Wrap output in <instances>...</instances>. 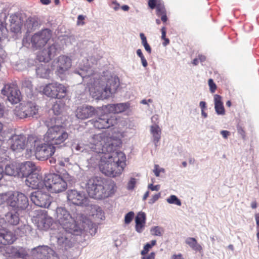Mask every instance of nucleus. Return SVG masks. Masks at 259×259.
Returning <instances> with one entry per match:
<instances>
[{"instance_id": "obj_1", "label": "nucleus", "mask_w": 259, "mask_h": 259, "mask_svg": "<svg viewBox=\"0 0 259 259\" xmlns=\"http://www.w3.org/2000/svg\"><path fill=\"white\" fill-rule=\"evenodd\" d=\"M115 141L110 133L104 132L92 136L87 144L91 151L104 154L100 159L99 167L103 174L112 178L120 176L126 165V156L116 150Z\"/></svg>"}, {"instance_id": "obj_2", "label": "nucleus", "mask_w": 259, "mask_h": 259, "mask_svg": "<svg viewBox=\"0 0 259 259\" xmlns=\"http://www.w3.org/2000/svg\"><path fill=\"white\" fill-rule=\"evenodd\" d=\"M116 188L114 181H104L97 177L90 179L87 184L89 195L97 199H102L111 196L114 193Z\"/></svg>"}, {"instance_id": "obj_3", "label": "nucleus", "mask_w": 259, "mask_h": 259, "mask_svg": "<svg viewBox=\"0 0 259 259\" xmlns=\"http://www.w3.org/2000/svg\"><path fill=\"white\" fill-rule=\"evenodd\" d=\"M93 79L94 81H91L89 83L88 87L90 95L93 98L96 99L101 97L103 92L105 93L106 97L109 96L110 94L115 93L119 85L118 78L115 77L111 76L107 81L105 87L101 85L99 79L96 80L94 77H93Z\"/></svg>"}, {"instance_id": "obj_4", "label": "nucleus", "mask_w": 259, "mask_h": 259, "mask_svg": "<svg viewBox=\"0 0 259 259\" xmlns=\"http://www.w3.org/2000/svg\"><path fill=\"white\" fill-rule=\"evenodd\" d=\"M69 134L62 125H54L48 128L44 136V140L53 146L55 149L66 146V141Z\"/></svg>"}, {"instance_id": "obj_5", "label": "nucleus", "mask_w": 259, "mask_h": 259, "mask_svg": "<svg viewBox=\"0 0 259 259\" xmlns=\"http://www.w3.org/2000/svg\"><path fill=\"white\" fill-rule=\"evenodd\" d=\"M55 219L66 232L76 235L81 233L82 229L66 209L58 207L56 209Z\"/></svg>"}, {"instance_id": "obj_6", "label": "nucleus", "mask_w": 259, "mask_h": 259, "mask_svg": "<svg viewBox=\"0 0 259 259\" xmlns=\"http://www.w3.org/2000/svg\"><path fill=\"white\" fill-rule=\"evenodd\" d=\"M51 193H59L67 188L66 182L59 175L49 174L46 176V186Z\"/></svg>"}, {"instance_id": "obj_7", "label": "nucleus", "mask_w": 259, "mask_h": 259, "mask_svg": "<svg viewBox=\"0 0 259 259\" xmlns=\"http://www.w3.org/2000/svg\"><path fill=\"white\" fill-rule=\"evenodd\" d=\"M38 112V107L34 103L28 102L21 103L17 106L14 110V114L21 119L33 117Z\"/></svg>"}, {"instance_id": "obj_8", "label": "nucleus", "mask_w": 259, "mask_h": 259, "mask_svg": "<svg viewBox=\"0 0 259 259\" xmlns=\"http://www.w3.org/2000/svg\"><path fill=\"white\" fill-rule=\"evenodd\" d=\"M52 31L46 28L35 33L31 37L30 42L32 48L40 49L46 46L52 37Z\"/></svg>"}, {"instance_id": "obj_9", "label": "nucleus", "mask_w": 259, "mask_h": 259, "mask_svg": "<svg viewBox=\"0 0 259 259\" xmlns=\"http://www.w3.org/2000/svg\"><path fill=\"white\" fill-rule=\"evenodd\" d=\"M90 121L96 128L101 130L108 128L116 125L118 123V119L115 116H110L104 113Z\"/></svg>"}, {"instance_id": "obj_10", "label": "nucleus", "mask_w": 259, "mask_h": 259, "mask_svg": "<svg viewBox=\"0 0 259 259\" xmlns=\"http://www.w3.org/2000/svg\"><path fill=\"white\" fill-rule=\"evenodd\" d=\"M28 198L23 193L19 192L10 193L8 205L19 210L25 209L28 206Z\"/></svg>"}, {"instance_id": "obj_11", "label": "nucleus", "mask_w": 259, "mask_h": 259, "mask_svg": "<svg viewBox=\"0 0 259 259\" xmlns=\"http://www.w3.org/2000/svg\"><path fill=\"white\" fill-rule=\"evenodd\" d=\"M1 93L7 97L8 100L12 104H17L21 100V93L17 84L14 83L5 84Z\"/></svg>"}, {"instance_id": "obj_12", "label": "nucleus", "mask_w": 259, "mask_h": 259, "mask_svg": "<svg viewBox=\"0 0 259 259\" xmlns=\"http://www.w3.org/2000/svg\"><path fill=\"white\" fill-rule=\"evenodd\" d=\"M56 75L61 76L64 75L72 66V60L67 56L60 55L53 62Z\"/></svg>"}, {"instance_id": "obj_13", "label": "nucleus", "mask_w": 259, "mask_h": 259, "mask_svg": "<svg viewBox=\"0 0 259 259\" xmlns=\"http://www.w3.org/2000/svg\"><path fill=\"white\" fill-rule=\"evenodd\" d=\"M31 200L36 205L41 207L48 208L51 203V197L47 193L37 191L31 193Z\"/></svg>"}, {"instance_id": "obj_14", "label": "nucleus", "mask_w": 259, "mask_h": 259, "mask_svg": "<svg viewBox=\"0 0 259 259\" xmlns=\"http://www.w3.org/2000/svg\"><path fill=\"white\" fill-rule=\"evenodd\" d=\"M25 184L32 189H40L46 186V178L44 179L39 171H37L26 178Z\"/></svg>"}, {"instance_id": "obj_15", "label": "nucleus", "mask_w": 259, "mask_h": 259, "mask_svg": "<svg viewBox=\"0 0 259 259\" xmlns=\"http://www.w3.org/2000/svg\"><path fill=\"white\" fill-rule=\"evenodd\" d=\"M55 149L50 144H42L37 145L35 151V155L37 159L44 160L51 157L55 153Z\"/></svg>"}, {"instance_id": "obj_16", "label": "nucleus", "mask_w": 259, "mask_h": 259, "mask_svg": "<svg viewBox=\"0 0 259 259\" xmlns=\"http://www.w3.org/2000/svg\"><path fill=\"white\" fill-rule=\"evenodd\" d=\"M28 143L26 137L23 135H13L9 139V144L13 151L20 152L25 149Z\"/></svg>"}, {"instance_id": "obj_17", "label": "nucleus", "mask_w": 259, "mask_h": 259, "mask_svg": "<svg viewBox=\"0 0 259 259\" xmlns=\"http://www.w3.org/2000/svg\"><path fill=\"white\" fill-rule=\"evenodd\" d=\"M148 4L150 9H156V15L161 17V21L165 23L167 21L166 11L162 0H149Z\"/></svg>"}, {"instance_id": "obj_18", "label": "nucleus", "mask_w": 259, "mask_h": 259, "mask_svg": "<svg viewBox=\"0 0 259 259\" xmlns=\"http://www.w3.org/2000/svg\"><path fill=\"white\" fill-rule=\"evenodd\" d=\"M69 201L76 205H85L88 204V198L82 192L75 190H69L67 192Z\"/></svg>"}, {"instance_id": "obj_19", "label": "nucleus", "mask_w": 259, "mask_h": 259, "mask_svg": "<svg viewBox=\"0 0 259 259\" xmlns=\"http://www.w3.org/2000/svg\"><path fill=\"white\" fill-rule=\"evenodd\" d=\"M19 176L23 178H27L32 174L40 171L38 167L32 161H26L21 163L19 167Z\"/></svg>"}, {"instance_id": "obj_20", "label": "nucleus", "mask_w": 259, "mask_h": 259, "mask_svg": "<svg viewBox=\"0 0 259 259\" xmlns=\"http://www.w3.org/2000/svg\"><path fill=\"white\" fill-rule=\"evenodd\" d=\"M97 113V110L95 107L84 105L77 107L75 111L76 117L80 119H85L92 117Z\"/></svg>"}, {"instance_id": "obj_21", "label": "nucleus", "mask_w": 259, "mask_h": 259, "mask_svg": "<svg viewBox=\"0 0 259 259\" xmlns=\"http://www.w3.org/2000/svg\"><path fill=\"white\" fill-rule=\"evenodd\" d=\"M57 51L56 46L53 44L47 49L42 50L37 55V59L40 62H48L56 55Z\"/></svg>"}, {"instance_id": "obj_22", "label": "nucleus", "mask_w": 259, "mask_h": 259, "mask_svg": "<svg viewBox=\"0 0 259 259\" xmlns=\"http://www.w3.org/2000/svg\"><path fill=\"white\" fill-rule=\"evenodd\" d=\"M53 220L46 212H42L37 217V227L39 229L47 230L52 225Z\"/></svg>"}, {"instance_id": "obj_23", "label": "nucleus", "mask_w": 259, "mask_h": 259, "mask_svg": "<svg viewBox=\"0 0 259 259\" xmlns=\"http://www.w3.org/2000/svg\"><path fill=\"white\" fill-rule=\"evenodd\" d=\"M10 28L12 32L16 34L21 32L23 21L20 16L16 14H12L10 17Z\"/></svg>"}, {"instance_id": "obj_24", "label": "nucleus", "mask_w": 259, "mask_h": 259, "mask_svg": "<svg viewBox=\"0 0 259 259\" xmlns=\"http://www.w3.org/2000/svg\"><path fill=\"white\" fill-rule=\"evenodd\" d=\"M16 240V235L11 231L0 230V244L3 245L11 244Z\"/></svg>"}, {"instance_id": "obj_25", "label": "nucleus", "mask_w": 259, "mask_h": 259, "mask_svg": "<svg viewBox=\"0 0 259 259\" xmlns=\"http://www.w3.org/2000/svg\"><path fill=\"white\" fill-rule=\"evenodd\" d=\"M129 108V104L126 103L108 104L105 108L110 112L114 114L125 111Z\"/></svg>"}, {"instance_id": "obj_26", "label": "nucleus", "mask_w": 259, "mask_h": 259, "mask_svg": "<svg viewBox=\"0 0 259 259\" xmlns=\"http://www.w3.org/2000/svg\"><path fill=\"white\" fill-rule=\"evenodd\" d=\"M136 230L138 233H141L145 227L146 223V214L144 212H139L135 219Z\"/></svg>"}, {"instance_id": "obj_27", "label": "nucleus", "mask_w": 259, "mask_h": 259, "mask_svg": "<svg viewBox=\"0 0 259 259\" xmlns=\"http://www.w3.org/2000/svg\"><path fill=\"white\" fill-rule=\"evenodd\" d=\"M58 82H53L46 84L43 88L42 93L47 96L55 98L56 94L55 89L59 87H57Z\"/></svg>"}, {"instance_id": "obj_28", "label": "nucleus", "mask_w": 259, "mask_h": 259, "mask_svg": "<svg viewBox=\"0 0 259 259\" xmlns=\"http://www.w3.org/2000/svg\"><path fill=\"white\" fill-rule=\"evenodd\" d=\"M5 221L8 225L16 226L18 224L20 219L17 212H8L5 216Z\"/></svg>"}, {"instance_id": "obj_29", "label": "nucleus", "mask_w": 259, "mask_h": 259, "mask_svg": "<svg viewBox=\"0 0 259 259\" xmlns=\"http://www.w3.org/2000/svg\"><path fill=\"white\" fill-rule=\"evenodd\" d=\"M214 108L216 112L218 114L224 115L225 111L223 103L222 101V97L218 95H215L214 97Z\"/></svg>"}, {"instance_id": "obj_30", "label": "nucleus", "mask_w": 259, "mask_h": 259, "mask_svg": "<svg viewBox=\"0 0 259 259\" xmlns=\"http://www.w3.org/2000/svg\"><path fill=\"white\" fill-rule=\"evenodd\" d=\"M91 212L92 216L98 220H103L105 218L104 213L99 206H92Z\"/></svg>"}, {"instance_id": "obj_31", "label": "nucleus", "mask_w": 259, "mask_h": 259, "mask_svg": "<svg viewBox=\"0 0 259 259\" xmlns=\"http://www.w3.org/2000/svg\"><path fill=\"white\" fill-rule=\"evenodd\" d=\"M151 133L153 137V142L156 144L161 138V130L157 124L151 126Z\"/></svg>"}, {"instance_id": "obj_32", "label": "nucleus", "mask_w": 259, "mask_h": 259, "mask_svg": "<svg viewBox=\"0 0 259 259\" xmlns=\"http://www.w3.org/2000/svg\"><path fill=\"white\" fill-rule=\"evenodd\" d=\"M57 87H59V89L58 88L55 89L56 94L57 95L55 96V99H61L64 98L66 96L67 91L66 87L59 82L58 83Z\"/></svg>"}, {"instance_id": "obj_33", "label": "nucleus", "mask_w": 259, "mask_h": 259, "mask_svg": "<svg viewBox=\"0 0 259 259\" xmlns=\"http://www.w3.org/2000/svg\"><path fill=\"white\" fill-rule=\"evenodd\" d=\"M5 173L6 175L8 176H19V170L17 167L14 164H8L5 166V170H3L2 175Z\"/></svg>"}, {"instance_id": "obj_34", "label": "nucleus", "mask_w": 259, "mask_h": 259, "mask_svg": "<svg viewBox=\"0 0 259 259\" xmlns=\"http://www.w3.org/2000/svg\"><path fill=\"white\" fill-rule=\"evenodd\" d=\"M186 243L194 250L201 251L202 249L201 246L197 243V240L194 238H188L186 240Z\"/></svg>"}, {"instance_id": "obj_35", "label": "nucleus", "mask_w": 259, "mask_h": 259, "mask_svg": "<svg viewBox=\"0 0 259 259\" xmlns=\"http://www.w3.org/2000/svg\"><path fill=\"white\" fill-rule=\"evenodd\" d=\"M25 26L28 31H31L35 29L38 27V22L35 18L30 17L26 20Z\"/></svg>"}, {"instance_id": "obj_36", "label": "nucleus", "mask_w": 259, "mask_h": 259, "mask_svg": "<svg viewBox=\"0 0 259 259\" xmlns=\"http://www.w3.org/2000/svg\"><path fill=\"white\" fill-rule=\"evenodd\" d=\"M36 72L37 74L40 77L46 78L49 76L50 70L45 66L41 65L37 67L36 70Z\"/></svg>"}, {"instance_id": "obj_37", "label": "nucleus", "mask_w": 259, "mask_h": 259, "mask_svg": "<svg viewBox=\"0 0 259 259\" xmlns=\"http://www.w3.org/2000/svg\"><path fill=\"white\" fill-rule=\"evenodd\" d=\"M12 253L15 257L22 258V259H25V257L28 255L25 249L23 247L14 249Z\"/></svg>"}, {"instance_id": "obj_38", "label": "nucleus", "mask_w": 259, "mask_h": 259, "mask_svg": "<svg viewBox=\"0 0 259 259\" xmlns=\"http://www.w3.org/2000/svg\"><path fill=\"white\" fill-rule=\"evenodd\" d=\"M156 241L155 240H152L151 243H147L145 245L143 250L141 251V254L144 255L146 254L149 249L156 244Z\"/></svg>"}, {"instance_id": "obj_39", "label": "nucleus", "mask_w": 259, "mask_h": 259, "mask_svg": "<svg viewBox=\"0 0 259 259\" xmlns=\"http://www.w3.org/2000/svg\"><path fill=\"white\" fill-rule=\"evenodd\" d=\"M167 202L169 204H175L178 206L181 205V202L175 195H171L167 199Z\"/></svg>"}, {"instance_id": "obj_40", "label": "nucleus", "mask_w": 259, "mask_h": 259, "mask_svg": "<svg viewBox=\"0 0 259 259\" xmlns=\"http://www.w3.org/2000/svg\"><path fill=\"white\" fill-rule=\"evenodd\" d=\"M161 39L164 40V42H163V45L164 46H167L169 44V40L168 38L166 37V28L165 27L163 26L161 29Z\"/></svg>"}, {"instance_id": "obj_41", "label": "nucleus", "mask_w": 259, "mask_h": 259, "mask_svg": "<svg viewBox=\"0 0 259 259\" xmlns=\"http://www.w3.org/2000/svg\"><path fill=\"white\" fill-rule=\"evenodd\" d=\"M72 148L78 152H83L84 150L88 149V147L86 146L87 148H85L84 145L81 143L75 144L74 143L72 145Z\"/></svg>"}, {"instance_id": "obj_42", "label": "nucleus", "mask_w": 259, "mask_h": 259, "mask_svg": "<svg viewBox=\"0 0 259 259\" xmlns=\"http://www.w3.org/2000/svg\"><path fill=\"white\" fill-rule=\"evenodd\" d=\"M10 193H0V205L3 204L5 202H7L8 204V199H9Z\"/></svg>"}, {"instance_id": "obj_43", "label": "nucleus", "mask_w": 259, "mask_h": 259, "mask_svg": "<svg viewBox=\"0 0 259 259\" xmlns=\"http://www.w3.org/2000/svg\"><path fill=\"white\" fill-rule=\"evenodd\" d=\"M135 213L133 211H130L128 212L124 217V223L125 224H129L133 220Z\"/></svg>"}, {"instance_id": "obj_44", "label": "nucleus", "mask_w": 259, "mask_h": 259, "mask_svg": "<svg viewBox=\"0 0 259 259\" xmlns=\"http://www.w3.org/2000/svg\"><path fill=\"white\" fill-rule=\"evenodd\" d=\"M162 231L161 228L158 226L155 227L151 230V233L155 236H161Z\"/></svg>"}, {"instance_id": "obj_45", "label": "nucleus", "mask_w": 259, "mask_h": 259, "mask_svg": "<svg viewBox=\"0 0 259 259\" xmlns=\"http://www.w3.org/2000/svg\"><path fill=\"white\" fill-rule=\"evenodd\" d=\"M136 180L135 178H132L127 183V189L128 190H133L136 185Z\"/></svg>"}, {"instance_id": "obj_46", "label": "nucleus", "mask_w": 259, "mask_h": 259, "mask_svg": "<svg viewBox=\"0 0 259 259\" xmlns=\"http://www.w3.org/2000/svg\"><path fill=\"white\" fill-rule=\"evenodd\" d=\"M69 162V158H61V159L58 160V164L60 166L65 167L67 165V164Z\"/></svg>"}, {"instance_id": "obj_47", "label": "nucleus", "mask_w": 259, "mask_h": 259, "mask_svg": "<svg viewBox=\"0 0 259 259\" xmlns=\"http://www.w3.org/2000/svg\"><path fill=\"white\" fill-rule=\"evenodd\" d=\"M208 83L210 88V91L211 93H214L217 89V86L215 83L213 82V79L211 78L209 79Z\"/></svg>"}, {"instance_id": "obj_48", "label": "nucleus", "mask_w": 259, "mask_h": 259, "mask_svg": "<svg viewBox=\"0 0 259 259\" xmlns=\"http://www.w3.org/2000/svg\"><path fill=\"white\" fill-rule=\"evenodd\" d=\"M237 130L238 133L241 135L243 139H245V132L244 128L240 125H238L237 126Z\"/></svg>"}, {"instance_id": "obj_49", "label": "nucleus", "mask_w": 259, "mask_h": 259, "mask_svg": "<svg viewBox=\"0 0 259 259\" xmlns=\"http://www.w3.org/2000/svg\"><path fill=\"white\" fill-rule=\"evenodd\" d=\"M52 110L56 115L60 114L61 111L60 105L57 103H56L53 105Z\"/></svg>"}, {"instance_id": "obj_50", "label": "nucleus", "mask_w": 259, "mask_h": 259, "mask_svg": "<svg viewBox=\"0 0 259 259\" xmlns=\"http://www.w3.org/2000/svg\"><path fill=\"white\" fill-rule=\"evenodd\" d=\"M161 171L163 172L164 169L159 168V166L158 165L155 164L154 165V168L153 169V172H154L155 175L156 177L159 176L160 172Z\"/></svg>"}, {"instance_id": "obj_51", "label": "nucleus", "mask_w": 259, "mask_h": 259, "mask_svg": "<svg viewBox=\"0 0 259 259\" xmlns=\"http://www.w3.org/2000/svg\"><path fill=\"white\" fill-rule=\"evenodd\" d=\"M160 197V193L156 194L154 195L152 198L149 200V203L153 204L155 203Z\"/></svg>"}, {"instance_id": "obj_52", "label": "nucleus", "mask_w": 259, "mask_h": 259, "mask_svg": "<svg viewBox=\"0 0 259 259\" xmlns=\"http://www.w3.org/2000/svg\"><path fill=\"white\" fill-rule=\"evenodd\" d=\"M22 86L28 88H31L32 87L31 82L29 80H24L22 82Z\"/></svg>"}, {"instance_id": "obj_53", "label": "nucleus", "mask_w": 259, "mask_h": 259, "mask_svg": "<svg viewBox=\"0 0 259 259\" xmlns=\"http://www.w3.org/2000/svg\"><path fill=\"white\" fill-rule=\"evenodd\" d=\"M148 188L152 191H158L160 189V186L159 185H153L150 184L148 186Z\"/></svg>"}, {"instance_id": "obj_54", "label": "nucleus", "mask_w": 259, "mask_h": 259, "mask_svg": "<svg viewBox=\"0 0 259 259\" xmlns=\"http://www.w3.org/2000/svg\"><path fill=\"white\" fill-rule=\"evenodd\" d=\"M140 36L141 39L142 44L143 45H144V44H146L148 43L147 41V38L144 33H141L140 34Z\"/></svg>"}, {"instance_id": "obj_55", "label": "nucleus", "mask_w": 259, "mask_h": 259, "mask_svg": "<svg viewBox=\"0 0 259 259\" xmlns=\"http://www.w3.org/2000/svg\"><path fill=\"white\" fill-rule=\"evenodd\" d=\"M221 134L223 138L226 139L230 135V133L228 131L223 130L221 132Z\"/></svg>"}, {"instance_id": "obj_56", "label": "nucleus", "mask_w": 259, "mask_h": 259, "mask_svg": "<svg viewBox=\"0 0 259 259\" xmlns=\"http://www.w3.org/2000/svg\"><path fill=\"white\" fill-rule=\"evenodd\" d=\"M155 253L154 252H151L149 255L143 256L142 259H154Z\"/></svg>"}, {"instance_id": "obj_57", "label": "nucleus", "mask_w": 259, "mask_h": 259, "mask_svg": "<svg viewBox=\"0 0 259 259\" xmlns=\"http://www.w3.org/2000/svg\"><path fill=\"white\" fill-rule=\"evenodd\" d=\"M143 46L145 48V50L149 53H151V49L148 43H147L146 44H144Z\"/></svg>"}, {"instance_id": "obj_58", "label": "nucleus", "mask_w": 259, "mask_h": 259, "mask_svg": "<svg viewBox=\"0 0 259 259\" xmlns=\"http://www.w3.org/2000/svg\"><path fill=\"white\" fill-rule=\"evenodd\" d=\"M171 257L172 259H184L183 255L181 253L179 254H174Z\"/></svg>"}, {"instance_id": "obj_59", "label": "nucleus", "mask_w": 259, "mask_h": 259, "mask_svg": "<svg viewBox=\"0 0 259 259\" xmlns=\"http://www.w3.org/2000/svg\"><path fill=\"white\" fill-rule=\"evenodd\" d=\"M199 106L201 110H204L206 108V103L204 101H201L199 103Z\"/></svg>"}, {"instance_id": "obj_60", "label": "nucleus", "mask_w": 259, "mask_h": 259, "mask_svg": "<svg viewBox=\"0 0 259 259\" xmlns=\"http://www.w3.org/2000/svg\"><path fill=\"white\" fill-rule=\"evenodd\" d=\"M22 43L24 46H27V45L30 44V43L28 42V39L27 37H25L23 38Z\"/></svg>"}, {"instance_id": "obj_61", "label": "nucleus", "mask_w": 259, "mask_h": 259, "mask_svg": "<svg viewBox=\"0 0 259 259\" xmlns=\"http://www.w3.org/2000/svg\"><path fill=\"white\" fill-rule=\"evenodd\" d=\"M4 113V106L0 103V117H2Z\"/></svg>"}, {"instance_id": "obj_62", "label": "nucleus", "mask_w": 259, "mask_h": 259, "mask_svg": "<svg viewBox=\"0 0 259 259\" xmlns=\"http://www.w3.org/2000/svg\"><path fill=\"white\" fill-rule=\"evenodd\" d=\"M142 65L144 67H146L148 65L147 60H146L145 58L144 57H142L141 58Z\"/></svg>"}, {"instance_id": "obj_63", "label": "nucleus", "mask_w": 259, "mask_h": 259, "mask_svg": "<svg viewBox=\"0 0 259 259\" xmlns=\"http://www.w3.org/2000/svg\"><path fill=\"white\" fill-rule=\"evenodd\" d=\"M255 219L256 225L257 226V229L258 228H259V214L258 213L256 214L255 215Z\"/></svg>"}, {"instance_id": "obj_64", "label": "nucleus", "mask_w": 259, "mask_h": 259, "mask_svg": "<svg viewBox=\"0 0 259 259\" xmlns=\"http://www.w3.org/2000/svg\"><path fill=\"white\" fill-rule=\"evenodd\" d=\"M137 54L140 58L144 57V55L141 49H138L137 50Z\"/></svg>"}]
</instances>
